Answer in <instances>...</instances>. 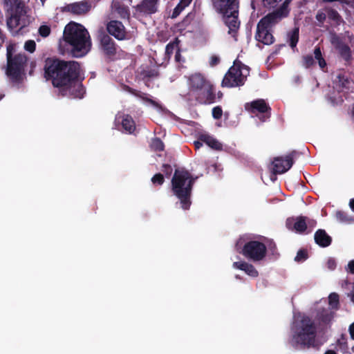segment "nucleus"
I'll list each match as a JSON object with an SVG mask.
<instances>
[{
  "mask_svg": "<svg viewBox=\"0 0 354 354\" xmlns=\"http://www.w3.org/2000/svg\"><path fill=\"white\" fill-rule=\"evenodd\" d=\"M81 66L76 61H66L56 57L46 59L44 77L59 88L62 95L67 92L76 98H82L85 89L81 82Z\"/></svg>",
  "mask_w": 354,
  "mask_h": 354,
  "instance_id": "obj_1",
  "label": "nucleus"
},
{
  "mask_svg": "<svg viewBox=\"0 0 354 354\" xmlns=\"http://www.w3.org/2000/svg\"><path fill=\"white\" fill-rule=\"evenodd\" d=\"M63 41L67 52L73 57L85 56L91 50L92 43L90 35L84 26L70 22L64 30Z\"/></svg>",
  "mask_w": 354,
  "mask_h": 354,
  "instance_id": "obj_2",
  "label": "nucleus"
},
{
  "mask_svg": "<svg viewBox=\"0 0 354 354\" xmlns=\"http://www.w3.org/2000/svg\"><path fill=\"white\" fill-rule=\"evenodd\" d=\"M290 344L293 347L309 348L316 346L317 326L307 315L295 319L291 326Z\"/></svg>",
  "mask_w": 354,
  "mask_h": 354,
  "instance_id": "obj_3",
  "label": "nucleus"
},
{
  "mask_svg": "<svg viewBox=\"0 0 354 354\" xmlns=\"http://www.w3.org/2000/svg\"><path fill=\"white\" fill-rule=\"evenodd\" d=\"M196 179L197 177H193L187 170L176 169L174 171L171 181V190L183 209L190 207L192 188Z\"/></svg>",
  "mask_w": 354,
  "mask_h": 354,
  "instance_id": "obj_4",
  "label": "nucleus"
},
{
  "mask_svg": "<svg viewBox=\"0 0 354 354\" xmlns=\"http://www.w3.org/2000/svg\"><path fill=\"white\" fill-rule=\"evenodd\" d=\"M15 45L10 44L6 48V66L5 73L12 82H19L25 73L28 57L24 53L14 54Z\"/></svg>",
  "mask_w": 354,
  "mask_h": 354,
  "instance_id": "obj_5",
  "label": "nucleus"
},
{
  "mask_svg": "<svg viewBox=\"0 0 354 354\" xmlns=\"http://www.w3.org/2000/svg\"><path fill=\"white\" fill-rule=\"evenodd\" d=\"M282 17H286L282 16L278 10L262 17L257 26L255 39L264 45L272 44L274 42V37L271 32V29Z\"/></svg>",
  "mask_w": 354,
  "mask_h": 354,
  "instance_id": "obj_6",
  "label": "nucleus"
},
{
  "mask_svg": "<svg viewBox=\"0 0 354 354\" xmlns=\"http://www.w3.org/2000/svg\"><path fill=\"white\" fill-rule=\"evenodd\" d=\"M4 3L9 6L10 17L7 19V26L9 29L14 30L20 26V29L29 24L27 16L26 3L22 0H4Z\"/></svg>",
  "mask_w": 354,
  "mask_h": 354,
  "instance_id": "obj_7",
  "label": "nucleus"
},
{
  "mask_svg": "<svg viewBox=\"0 0 354 354\" xmlns=\"http://www.w3.org/2000/svg\"><path fill=\"white\" fill-rule=\"evenodd\" d=\"M249 67L240 64L231 66L225 75L222 82V87H237L243 86L249 75Z\"/></svg>",
  "mask_w": 354,
  "mask_h": 354,
  "instance_id": "obj_8",
  "label": "nucleus"
},
{
  "mask_svg": "<svg viewBox=\"0 0 354 354\" xmlns=\"http://www.w3.org/2000/svg\"><path fill=\"white\" fill-rule=\"evenodd\" d=\"M236 250L247 259L253 262L263 261L267 254V247L265 243L257 240L246 242L241 250L238 248H236Z\"/></svg>",
  "mask_w": 354,
  "mask_h": 354,
  "instance_id": "obj_9",
  "label": "nucleus"
},
{
  "mask_svg": "<svg viewBox=\"0 0 354 354\" xmlns=\"http://www.w3.org/2000/svg\"><path fill=\"white\" fill-rule=\"evenodd\" d=\"M239 8L228 10L225 14H221L223 21L228 28V34L231 35L234 41H237V34L240 28L241 22L239 19Z\"/></svg>",
  "mask_w": 354,
  "mask_h": 354,
  "instance_id": "obj_10",
  "label": "nucleus"
},
{
  "mask_svg": "<svg viewBox=\"0 0 354 354\" xmlns=\"http://www.w3.org/2000/svg\"><path fill=\"white\" fill-rule=\"evenodd\" d=\"M100 48L104 55L110 60H115L118 51L115 41L106 33L101 32L98 36Z\"/></svg>",
  "mask_w": 354,
  "mask_h": 354,
  "instance_id": "obj_11",
  "label": "nucleus"
},
{
  "mask_svg": "<svg viewBox=\"0 0 354 354\" xmlns=\"http://www.w3.org/2000/svg\"><path fill=\"white\" fill-rule=\"evenodd\" d=\"M298 153L292 151L286 156H279L272 161V172L274 174H281L288 171L294 164L293 158Z\"/></svg>",
  "mask_w": 354,
  "mask_h": 354,
  "instance_id": "obj_12",
  "label": "nucleus"
},
{
  "mask_svg": "<svg viewBox=\"0 0 354 354\" xmlns=\"http://www.w3.org/2000/svg\"><path fill=\"white\" fill-rule=\"evenodd\" d=\"M245 108L251 113L263 114V115L259 118L263 122L270 118L271 115V108L263 99H257L250 103H246Z\"/></svg>",
  "mask_w": 354,
  "mask_h": 354,
  "instance_id": "obj_13",
  "label": "nucleus"
},
{
  "mask_svg": "<svg viewBox=\"0 0 354 354\" xmlns=\"http://www.w3.org/2000/svg\"><path fill=\"white\" fill-rule=\"evenodd\" d=\"M190 97L201 104H212L216 101L214 87L211 83H209Z\"/></svg>",
  "mask_w": 354,
  "mask_h": 354,
  "instance_id": "obj_14",
  "label": "nucleus"
},
{
  "mask_svg": "<svg viewBox=\"0 0 354 354\" xmlns=\"http://www.w3.org/2000/svg\"><path fill=\"white\" fill-rule=\"evenodd\" d=\"M330 42L334 48L338 51L340 57L346 63H350L352 59V52L349 46L336 34H334L331 37Z\"/></svg>",
  "mask_w": 354,
  "mask_h": 354,
  "instance_id": "obj_15",
  "label": "nucleus"
},
{
  "mask_svg": "<svg viewBox=\"0 0 354 354\" xmlns=\"http://www.w3.org/2000/svg\"><path fill=\"white\" fill-rule=\"evenodd\" d=\"M106 28L110 35L114 37L119 41L129 39L128 32L123 24L120 21L111 20L107 23Z\"/></svg>",
  "mask_w": 354,
  "mask_h": 354,
  "instance_id": "obj_16",
  "label": "nucleus"
},
{
  "mask_svg": "<svg viewBox=\"0 0 354 354\" xmlns=\"http://www.w3.org/2000/svg\"><path fill=\"white\" fill-rule=\"evenodd\" d=\"M286 226L288 230L302 234L307 230V217L304 216L289 217L286 221Z\"/></svg>",
  "mask_w": 354,
  "mask_h": 354,
  "instance_id": "obj_17",
  "label": "nucleus"
},
{
  "mask_svg": "<svg viewBox=\"0 0 354 354\" xmlns=\"http://www.w3.org/2000/svg\"><path fill=\"white\" fill-rule=\"evenodd\" d=\"M211 2L218 14H225L228 10L239 8V0H211Z\"/></svg>",
  "mask_w": 354,
  "mask_h": 354,
  "instance_id": "obj_18",
  "label": "nucleus"
},
{
  "mask_svg": "<svg viewBox=\"0 0 354 354\" xmlns=\"http://www.w3.org/2000/svg\"><path fill=\"white\" fill-rule=\"evenodd\" d=\"M210 83L201 74L196 73L191 75L189 78V92L191 96L198 90H201L206 84Z\"/></svg>",
  "mask_w": 354,
  "mask_h": 354,
  "instance_id": "obj_19",
  "label": "nucleus"
},
{
  "mask_svg": "<svg viewBox=\"0 0 354 354\" xmlns=\"http://www.w3.org/2000/svg\"><path fill=\"white\" fill-rule=\"evenodd\" d=\"M90 9L91 6L86 1L75 2L68 4L64 7L65 11L79 15L86 14Z\"/></svg>",
  "mask_w": 354,
  "mask_h": 354,
  "instance_id": "obj_20",
  "label": "nucleus"
},
{
  "mask_svg": "<svg viewBox=\"0 0 354 354\" xmlns=\"http://www.w3.org/2000/svg\"><path fill=\"white\" fill-rule=\"evenodd\" d=\"M158 0H142L136 6V10L138 12L151 15L157 11V3Z\"/></svg>",
  "mask_w": 354,
  "mask_h": 354,
  "instance_id": "obj_21",
  "label": "nucleus"
},
{
  "mask_svg": "<svg viewBox=\"0 0 354 354\" xmlns=\"http://www.w3.org/2000/svg\"><path fill=\"white\" fill-rule=\"evenodd\" d=\"M314 240L316 244L319 247L326 248L332 243V238L329 236L325 230L319 229L314 234Z\"/></svg>",
  "mask_w": 354,
  "mask_h": 354,
  "instance_id": "obj_22",
  "label": "nucleus"
},
{
  "mask_svg": "<svg viewBox=\"0 0 354 354\" xmlns=\"http://www.w3.org/2000/svg\"><path fill=\"white\" fill-rule=\"evenodd\" d=\"M233 268L244 271L248 275L252 277H257L259 276V272L255 267L245 261L234 262Z\"/></svg>",
  "mask_w": 354,
  "mask_h": 354,
  "instance_id": "obj_23",
  "label": "nucleus"
},
{
  "mask_svg": "<svg viewBox=\"0 0 354 354\" xmlns=\"http://www.w3.org/2000/svg\"><path fill=\"white\" fill-rule=\"evenodd\" d=\"M199 140L208 145L210 148L215 150H221L222 145L213 136L207 134L202 133L199 135Z\"/></svg>",
  "mask_w": 354,
  "mask_h": 354,
  "instance_id": "obj_24",
  "label": "nucleus"
},
{
  "mask_svg": "<svg viewBox=\"0 0 354 354\" xmlns=\"http://www.w3.org/2000/svg\"><path fill=\"white\" fill-rule=\"evenodd\" d=\"M122 128L129 133H132L136 129V124L132 117L128 114L124 115L122 120Z\"/></svg>",
  "mask_w": 354,
  "mask_h": 354,
  "instance_id": "obj_25",
  "label": "nucleus"
},
{
  "mask_svg": "<svg viewBox=\"0 0 354 354\" xmlns=\"http://www.w3.org/2000/svg\"><path fill=\"white\" fill-rule=\"evenodd\" d=\"M317 319L325 324H329L333 318V313L328 309L319 310L317 315Z\"/></svg>",
  "mask_w": 354,
  "mask_h": 354,
  "instance_id": "obj_26",
  "label": "nucleus"
},
{
  "mask_svg": "<svg viewBox=\"0 0 354 354\" xmlns=\"http://www.w3.org/2000/svg\"><path fill=\"white\" fill-rule=\"evenodd\" d=\"M299 29L298 27L294 28L288 33L289 45L292 49L297 46L299 41Z\"/></svg>",
  "mask_w": 354,
  "mask_h": 354,
  "instance_id": "obj_27",
  "label": "nucleus"
},
{
  "mask_svg": "<svg viewBox=\"0 0 354 354\" xmlns=\"http://www.w3.org/2000/svg\"><path fill=\"white\" fill-rule=\"evenodd\" d=\"M180 40L176 37L174 41H170L165 48V55L170 58L174 53L175 49L179 48Z\"/></svg>",
  "mask_w": 354,
  "mask_h": 354,
  "instance_id": "obj_28",
  "label": "nucleus"
},
{
  "mask_svg": "<svg viewBox=\"0 0 354 354\" xmlns=\"http://www.w3.org/2000/svg\"><path fill=\"white\" fill-rule=\"evenodd\" d=\"M149 146L152 151L156 152H161L165 149V145L163 142L158 137H155L151 139Z\"/></svg>",
  "mask_w": 354,
  "mask_h": 354,
  "instance_id": "obj_29",
  "label": "nucleus"
},
{
  "mask_svg": "<svg viewBox=\"0 0 354 354\" xmlns=\"http://www.w3.org/2000/svg\"><path fill=\"white\" fill-rule=\"evenodd\" d=\"M315 59L317 61L319 66L324 70L326 67V62L324 59L320 47L316 46L314 49Z\"/></svg>",
  "mask_w": 354,
  "mask_h": 354,
  "instance_id": "obj_30",
  "label": "nucleus"
},
{
  "mask_svg": "<svg viewBox=\"0 0 354 354\" xmlns=\"http://www.w3.org/2000/svg\"><path fill=\"white\" fill-rule=\"evenodd\" d=\"M336 218L341 223H350L354 221L353 216H350L347 212L339 210L335 214Z\"/></svg>",
  "mask_w": 354,
  "mask_h": 354,
  "instance_id": "obj_31",
  "label": "nucleus"
},
{
  "mask_svg": "<svg viewBox=\"0 0 354 354\" xmlns=\"http://www.w3.org/2000/svg\"><path fill=\"white\" fill-rule=\"evenodd\" d=\"M115 12L123 19H129L130 17L129 9L127 6L119 4L115 7Z\"/></svg>",
  "mask_w": 354,
  "mask_h": 354,
  "instance_id": "obj_32",
  "label": "nucleus"
},
{
  "mask_svg": "<svg viewBox=\"0 0 354 354\" xmlns=\"http://www.w3.org/2000/svg\"><path fill=\"white\" fill-rule=\"evenodd\" d=\"M189 4L190 3H185L183 1V0H180V2L173 10V12L171 14V18L174 19L180 15V13L185 9V8L188 6Z\"/></svg>",
  "mask_w": 354,
  "mask_h": 354,
  "instance_id": "obj_33",
  "label": "nucleus"
},
{
  "mask_svg": "<svg viewBox=\"0 0 354 354\" xmlns=\"http://www.w3.org/2000/svg\"><path fill=\"white\" fill-rule=\"evenodd\" d=\"M338 84L342 88H348L351 84L349 78L344 74H339L337 75Z\"/></svg>",
  "mask_w": 354,
  "mask_h": 354,
  "instance_id": "obj_34",
  "label": "nucleus"
},
{
  "mask_svg": "<svg viewBox=\"0 0 354 354\" xmlns=\"http://www.w3.org/2000/svg\"><path fill=\"white\" fill-rule=\"evenodd\" d=\"M140 75L143 80H149L151 78L158 77L159 73L155 69H149L142 71Z\"/></svg>",
  "mask_w": 354,
  "mask_h": 354,
  "instance_id": "obj_35",
  "label": "nucleus"
},
{
  "mask_svg": "<svg viewBox=\"0 0 354 354\" xmlns=\"http://www.w3.org/2000/svg\"><path fill=\"white\" fill-rule=\"evenodd\" d=\"M315 63V59L312 55H306L302 57V64L305 68H310Z\"/></svg>",
  "mask_w": 354,
  "mask_h": 354,
  "instance_id": "obj_36",
  "label": "nucleus"
},
{
  "mask_svg": "<svg viewBox=\"0 0 354 354\" xmlns=\"http://www.w3.org/2000/svg\"><path fill=\"white\" fill-rule=\"evenodd\" d=\"M308 258V251L306 249H300L297 253L296 257H295V261L297 262H303L306 261Z\"/></svg>",
  "mask_w": 354,
  "mask_h": 354,
  "instance_id": "obj_37",
  "label": "nucleus"
},
{
  "mask_svg": "<svg viewBox=\"0 0 354 354\" xmlns=\"http://www.w3.org/2000/svg\"><path fill=\"white\" fill-rule=\"evenodd\" d=\"M329 305L333 308H337L339 305V295L335 292L330 293L328 296Z\"/></svg>",
  "mask_w": 354,
  "mask_h": 354,
  "instance_id": "obj_38",
  "label": "nucleus"
},
{
  "mask_svg": "<svg viewBox=\"0 0 354 354\" xmlns=\"http://www.w3.org/2000/svg\"><path fill=\"white\" fill-rule=\"evenodd\" d=\"M292 0H285L282 5L277 10L279 12L282 14V16L287 17L289 14L290 10L288 9V6Z\"/></svg>",
  "mask_w": 354,
  "mask_h": 354,
  "instance_id": "obj_39",
  "label": "nucleus"
},
{
  "mask_svg": "<svg viewBox=\"0 0 354 354\" xmlns=\"http://www.w3.org/2000/svg\"><path fill=\"white\" fill-rule=\"evenodd\" d=\"M151 182L153 185H162L165 182V178H164L163 175L160 173L156 174L151 178Z\"/></svg>",
  "mask_w": 354,
  "mask_h": 354,
  "instance_id": "obj_40",
  "label": "nucleus"
},
{
  "mask_svg": "<svg viewBox=\"0 0 354 354\" xmlns=\"http://www.w3.org/2000/svg\"><path fill=\"white\" fill-rule=\"evenodd\" d=\"M337 344L342 350L348 348L347 338L345 335H341V337L337 339Z\"/></svg>",
  "mask_w": 354,
  "mask_h": 354,
  "instance_id": "obj_41",
  "label": "nucleus"
},
{
  "mask_svg": "<svg viewBox=\"0 0 354 354\" xmlns=\"http://www.w3.org/2000/svg\"><path fill=\"white\" fill-rule=\"evenodd\" d=\"M328 17L329 19L334 20L337 22L340 21V19H342L338 12L334 9H330L328 11Z\"/></svg>",
  "mask_w": 354,
  "mask_h": 354,
  "instance_id": "obj_42",
  "label": "nucleus"
},
{
  "mask_svg": "<svg viewBox=\"0 0 354 354\" xmlns=\"http://www.w3.org/2000/svg\"><path fill=\"white\" fill-rule=\"evenodd\" d=\"M24 48L26 51L33 53L36 48V43L34 40H28L24 44Z\"/></svg>",
  "mask_w": 354,
  "mask_h": 354,
  "instance_id": "obj_43",
  "label": "nucleus"
},
{
  "mask_svg": "<svg viewBox=\"0 0 354 354\" xmlns=\"http://www.w3.org/2000/svg\"><path fill=\"white\" fill-rule=\"evenodd\" d=\"M38 32L41 37H46L50 33V28L48 26L42 25L39 28Z\"/></svg>",
  "mask_w": 354,
  "mask_h": 354,
  "instance_id": "obj_44",
  "label": "nucleus"
},
{
  "mask_svg": "<svg viewBox=\"0 0 354 354\" xmlns=\"http://www.w3.org/2000/svg\"><path fill=\"white\" fill-rule=\"evenodd\" d=\"M212 116L216 120H219L221 118L223 115V110L220 106H215L212 109Z\"/></svg>",
  "mask_w": 354,
  "mask_h": 354,
  "instance_id": "obj_45",
  "label": "nucleus"
},
{
  "mask_svg": "<svg viewBox=\"0 0 354 354\" xmlns=\"http://www.w3.org/2000/svg\"><path fill=\"white\" fill-rule=\"evenodd\" d=\"M162 171L167 177H169L172 174L173 168L169 164H163L162 167Z\"/></svg>",
  "mask_w": 354,
  "mask_h": 354,
  "instance_id": "obj_46",
  "label": "nucleus"
},
{
  "mask_svg": "<svg viewBox=\"0 0 354 354\" xmlns=\"http://www.w3.org/2000/svg\"><path fill=\"white\" fill-rule=\"evenodd\" d=\"M126 91L137 97H141V96L142 97V95H143V94H142L141 91L134 89L129 86H126Z\"/></svg>",
  "mask_w": 354,
  "mask_h": 354,
  "instance_id": "obj_47",
  "label": "nucleus"
},
{
  "mask_svg": "<svg viewBox=\"0 0 354 354\" xmlns=\"http://www.w3.org/2000/svg\"><path fill=\"white\" fill-rule=\"evenodd\" d=\"M327 268L330 270H333L335 269L337 263L335 259L333 258H329L326 262Z\"/></svg>",
  "mask_w": 354,
  "mask_h": 354,
  "instance_id": "obj_48",
  "label": "nucleus"
},
{
  "mask_svg": "<svg viewBox=\"0 0 354 354\" xmlns=\"http://www.w3.org/2000/svg\"><path fill=\"white\" fill-rule=\"evenodd\" d=\"M282 0H263V2L266 6L274 7L277 3Z\"/></svg>",
  "mask_w": 354,
  "mask_h": 354,
  "instance_id": "obj_49",
  "label": "nucleus"
},
{
  "mask_svg": "<svg viewBox=\"0 0 354 354\" xmlns=\"http://www.w3.org/2000/svg\"><path fill=\"white\" fill-rule=\"evenodd\" d=\"M317 225V221L314 219H309L307 218V227L310 228V232H311L312 229L314 228Z\"/></svg>",
  "mask_w": 354,
  "mask_h": 354,
  "instance_id": "obj_50",
  "label": "nucleus"
},
{
  "mask_svg": "<svg viewBox=\"0 0 354 354\" xmlns=\"http://www.w3.org/2000/svg\"><path fill=\"white\" fill-rule=\"evenodd\" d=\"M219 62H220V59L218 57H217L216 55H213L211 57L209 64L212 66H214L217 65Z\"/></svg>",
  "mask_w": 354,
  "mask_h": 354,
  "instance_id": "obj_51",
  "label": "nucleus"
},
{
  "mask_svg": "<svg viewBox=\"0 0 354 354\" xmlns=\"http://www.w3.org/2000/svg\"><path fill=\"white\" fill-rule=\"evenodd\" d=\"M142 94H143L142 97H138L139 98L151 104H154V101L149 97V95L147 93L142 92Z\"/></svg>",
  "mask_w": 354,
  "mask_h": 354,
  "instance_id": "obj_52",
  "label": "nucleus"
},
{
  "mask_svg": "<svg viewBox=\"0 0 354 354\" xmlns=\"http://www.w3.org/2000/svg\"><path fill=\"white\" fill-rule=\"evenodd\" d=\"M348 272L351 274H354V259L348 262Z\"/></svg>",
  "mask_w": 354,
  "mask_h": 354,
  "instance_id": "obj_53",
  "label": "nucleus"
},
{
  "mask_svg": "<svg viewBox=\"0 0 354 354\" xmlns=\"http://www.w3.org/2000/svg\"><path fill=\"white\" fill-rule=\"evenodd\" d=\"M348 331L351 339H354V322L349 326Z\"/></svg>",
  "mask_w": 354,
  "mask_h": 354,
  "instance_id": "obj_54",
  "label": "nucleus"
},
{
  "mask_svg": "<svg viewBox=\"0 0 354 354\" xmlns=\"http://www.w3.org/2000/svg\"><path fill=\"white\" fill-rule=\"evenodd\" d=\"M175 60L177 62H180L181 60V55H180V48H178L176 52L175 55Z\"/></svg>",
  "mask_w": 354,
  "mask_h": 354,
  "instance_id": "obj_55",
  "label": "nucleus"
},
{
  "mask_svg": "<svg viewBox=\"0 0 354 354\" xmlns=\"http://www.w3.org/2000/svg\"><path fill=\"white\" fill-rule=\"evenodd\" d=\"M203 142H202L199 139L196 141H194V145L196 149H200L203 146Z\"/></svg>",
  "mask_w": 354,
  "mask_h": 354,
  "instance_id": "obj_56",
  "label": "nucleus"
},
{
  "mask_svg": "<svg viewBox=\"0 0 354 354\" xmlns=\"http://www.w3.org/2000/svg\"><path fill=\"white\" fill-rule=\"evenodd\" d=\"M349 207L354 212V198L350 200Z\"/></svg>",
  "mask_w": 354,
  "mask_h": 354,
  "instance_id": "obj_57",
  "label": "nucleus"
},
{
  "mask_svg": "<svg viewBox=\"0 0 354 354\" xmlns=\"http://www.w3.org/2000/svg\"><path fill=\"white\" fill-rule=\"evenodd\" d=\"M269 248L270 249L272 250V251H274L277 249V246H276V244L274 243H272L270 244L269 245Z\"/></svg>",
  "mask_w": 354,
  "mask_h": 354,
  "instance_id": "obj_58",
  "label": "nucleus"
},
{
  "mask_svg": "<svg viewBox=\"0 0 354 354\" xmlns=\"http://www.w3.org/2000/svg\"><path fill=\"white\" fill-rule=\"evenodd\" d=\"M284 46H285L284 44L279 45V46L277 47V48H276L275 51H274L273 53H274V54H277V53H278V52L280 50L281 48V47H283Z\"/></svg>",
  "mask_w": 354,
  "mask_h": 354,
  "instance_id": "obj_59",
  "label": "nucleus"
},
{
  "mask_svg": "<svg viewBox=\"0 0 354 354\" xmlns=\"http://www.w3.org/2000/svg\"><path fill=\"white\" fill-rule=\"evenodd\" d=\"M324 354H337L336 352L333 350H328L325 352Z\"/></svg>",
  "mask_w": 354,
  "mask_h": 354,
  "instance_id": "obj_60",
  "label": "nucleus"
},
{
  "mask_svg": "<svg viewBox=\"0 0 354 354\" xmlns=\"http://www.w3.org/2000/svg\"><path fill=\"white\" fill-rule=\"evenodd\" d=\"M343 0H323V2H325V3H330V2H334V1H341L342 2Z\"/></svg>",
  "mask_w": 354,
  "mask_h": 354,
  "instance_id": "obj_61",
  "label": "nucleus"
},
{
  "mask_svg": "<svg viewBox=\"0 0 354 354\" xmlns=\"http://www.w3.org/2000/svg\"><path fill=\"white\" fill-rule=\"evenodd\" d=\"M222 97H223V93L221 91H219L218 93V98L221 99Z\"/></svg>",
  "mask_w": 354,
  "mask_h": 354,
  "instance_id": "obj_62",
  "label": "nucleus"
},
{
  "mask_svg": "<svg viewBox=\"0 0 354 354\" xmlns=\"http://www.w3.org/2000/svg\"><path fill=\"white\" fill-rule=\"evenodd\" d=\"M351 300L354 303V292H353L352 294V296H351Z\"/></svg>",
  "mask_w": 354,
  "mask_h": 354,
  "instance_id": "obj_63",
  "label": "nucleus"
},
{
  "mask_svg": "<svg viewBox=\"0 0 354 354\" xmlns=\"http://www.w3.org/2000/svg\"><path fill=\"white\" fill-rule=\"evenodd\" d=\"M317 19L320 20V19H322V15H317Z\"/></svg>",
  "mask_w": 354,
  "mask_h": 354,
  "instance_id": "obj_64",
  "label": "nucleus"
}]
</instances>
